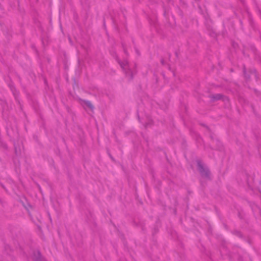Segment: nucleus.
Instances as JSON below:
<instances>
[{
  "label": "nucleus",
  "instance_id": "f257e3e1",
  "mask_svg": "<svg viewBox=\"0 0 261 261\" xmlns=\"http://www.w3.org/2000/svg\"><path fill=\"white\" fill-rule=\"evenodd\" d=\"M118 63L119 64L121 67L123 69L125 74L127 77L128 80H131L133 79V72L129 69L127 68L126 66H127L128 62L126 61L122 62L119 60H117Z\"/></svg>",
  "mask_w": 261,
  "mask_h": 261
},
{
  "label": "nucleus",
  "instance_id": "f03ea898",
  "mask_svg": "<svg viewBox=\"0 0 261 261\" xmlns=\"http://www.w3.org/2000/svg\"><path fill=\"white\" fill-rule=\"evenodd\" d=\"M32 259L34 261H47L42 255L39 250L34 251L33 252Z\"/></svg>",
  "mask_w": 261,
  "mask_h": 261
},
{
  "label": "nucleus",
  "instance_id": "7ed1b4c3",
  "mask_svg": "<svg viewBox=\"0 0 261 261\" xmlns=\"http://www.w3.org/2000/svg\"><path fill=\"white\" fill-rule=\"evenodd\" d=\"M7 135L11 138H15L18 136V133L16 128L14 130L13 128H8L7 130Z\"/></svg>",
  "mask_w": 261,
  "mask_h": 261
},
{
  "label": "nucleus",
  "instance_id": "20e7f679",
  "mask_svg": "<svg viewBox=\"0 0 261 261\" xmlns=\"http://www.w3.org/2000/svg\"><path fill=\"white\" fill-rule=\"evenodd\" d=\"M14 151H15V154L16 156H19L21 155V150L20 146L19 144L17 145L16 144V143L14 142Z\"/></svg>",
  "mask_w": 261,
  "mask_h": 261
},
{
  "label": "nucleus",
  "instance_id": "39448f33",
  "mask_svg": "<svg viewBox=\"0 0 261 261\" xmlns=\"http://www.w3.org/2000/svg\"><path fill=\"white\" fill-rule=\"evenodd\" d=\"M84 103L86 107H88L91 111H93V109H94L93 105L89 100H84Z\"/></svg>",
  "mask_w": 261,
  "mask_h": 261
},
{
  "label": "nucleus",
  "instance_id": "423d86ee",
  "mask_svg": "<svg viewBox=\"0 0 261 261\" xmlns=\"http://www.w3.org/2000/svg\"><path fill=\"white\" fill-rule=\"evenodd\" d=\"M9 86L10 88L11 91L13 92L14 95H15V94L14 93V91L15 90V88L14 85L11 84H9Z\"/></svg>",
  "mask_w": 261,
  "mask_h": 261
},
{
  "label": "nucleus",
  "instance_id": "0eeeda50",
  "mask_svg": "<svg viewBox=\"0 0 261 261\" xmlns=\"http://www.w3.org/2000/svg\"><path fill=\"white\" fill-rule=\"evenodd\" d=\"M122 47L123 48V51L124 52V53L126 55H128V53L126 49V48L124 46V44L123 43H122Z\"/></svg>",
  "mask_w": 261,
  "mask_h": 261
},
{
  "label": "nucleus",
  "instance_id": "6e6552de",
  "mask_svg": "<svg viewBox=\"0 0 261 261\" xmlns=\"http://www.w3.org/2000/svg\"><path fill=\"white\" fill-rule=\"evenodd\" d=\"M135 51H136V54L138 55V56H140V53L139 51V50L137 49V48H135Z\"/></svg>",
  "mask_w": 261,
  "mask_h": 261
},
{
  "label": "nucleus",
  "instance_id": "1a4fd4ad",
  "mask_svg": "<svg viewBox=\"0 0 261 261\" xmlns=\"http://www.w3.org/2000/svg\"><path fill=\"white\" fill-rule=\"evenodd\" d=\"M2 145H3V147L5 148V149H7V145L5 143H2Z\"/></svg>",
  "mask_w": 261,
  "mask_h": 261
},
{
  "label": "nucleus",
  "instance_id": "9d476101",
  "mask_svg": "<svg viewBox=\"0 0 261 261\" xmlns=\"http://www.w3.org/2000/svg\"><path fill=\"white\" fill-rule=\"evenodd\" d=\"M109 156L110 157V158L113 160V161H114V159L113 158V157L112 156V155L109 153Z\"/></svg>",
  "mask_w": 261,
  "mask_h": 261
},
{
  "label": "nucleus",
  "instance_id": "9b49d317",
  "mask_svg": "<svg viewBox=\"0 0 261 261\" xmlns=\"http://www.w3.org/2000/svg\"><path fill=\"white\" fill-rule=\"evenodd\" d=\"M140 226L142 227V230H144V226H142V224H140Z\"/></svg>",
  "mask_w": 261,
  "mask_h": 261
},
{
  "label": "nucleus",
  "instance_id": "f8f14e48",
  "mask_svg": "<svg viewBox=\"0 0 261 261\" xmlns=\"http://www.w3.org/2000/svg\"><path fill=\"white\" fill-rule=\"evenodd\" d=\"M9 247H10V246L8 245H6L5 246V249H7V248H9Z\"/></svg>",
  "mask_w": 261,
  "mask_h": 261
},
{
  "label": "nucleus",
  "instance_id": "ddd939ff",
  "mask_svg": "<svg viewBox=\"0 0 261 261\" xmlns=\"http://www.w3.org/2000/svg\"><path fill=\"white\" fill-rule=\"evenodd\" d=\"M207 172L208 171L207 170L205 171V175H207Z\"/></svg>",
  "mask_w": 261,
  "mask_h": 261
},
{
  "label": "nucleus",
  "instance_id": "4468645a",
  "mask_svg": "<svg viewBox=\"0 0 261 261\" xmlns=\"http://www.w3.org/2000/svg\"><path fill=\"white\" fill-rule=\"evenodd\" d=\"M1 185H2V187H3L4 189H5V187H4V186L3 185H2V184Z\"/></svg>",
  "mask_w": 261,
  "mask_h": 261
},
{
  "label": "nucleus",
  "instance_id": "2eb2a0df",
  "mask_svg": "<svg viewBox=\"0 0 261 261\" xmlns=\"http://www.w3.org/2000/svg\"><path fill=\"white\" fill-rule=\"evenodd\" d=\"M144 126H145V127L147 126V123H145L144 124Z\"/></svg>",
  "mask_w": 261,
  "mask_h": 261
},
{
  "label": "nucleus",
  "instance_id": "dca6fc26",
  "mask_svg": "<svg viewBox=\"0 0 261 261\" xmlns=\"http://www.w3.org/2000/svg\"><path fill=\"white\" fill-rule=\"evenodd\" d=\"M138 119H139V120L140 121V119L139 115H138Z\"/></svg>",
  "mask_w": 261,
  "mask_h": 261
},
{
  "label": "nucleus",
  "instance_id": "f3484780",
  "mask_svg": "<svg viewBox=\"0 0 261 261\" xmlns=\"http://www.w3.org/2000/svg\"><path fill=\"white\" fill-rule=\"evenodd\" d=\"M103 25L105 26V21L103 22Z\"/></svg>",
  "mask_w": 261,
  "mask_h": 261
},
{
  "label": "nucleus",
  "instance_id": "a211bd4d",
  "mask_svg": "<svg viewBox=\"0 0 261 261\" xmlns=\"http://www.w3.org/2000/svg\"><path fill=\"white\" fill-rule=\"evenodd\" d=\"M81 3H82V4H83V0H81Z\"/></svg>",
  "mask_w": 261,
  "mask_h": 261
}]
</instances>
